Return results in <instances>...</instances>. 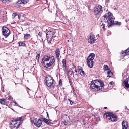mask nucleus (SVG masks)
<instances>
[{
    "instance_id": "f257e3e1",
    "label": "nucleus",
    "mask_w": 129,
    "mask_h": 129,
    "mask_svg": "<svg viewBox=\"0 0 129 129\" xmlns=\"http://www.w3.org/2000/svg\"><path fill=\"white\" fill-rule=\"evenodd\" d=\"M104 84L103 83L101 82L98 80L93 81L91 82L90 87L91 89H93L95 91H98L104 88Z\"/></svg>"
},
{
    "instance_id": "f03ea898",
    "label": "nucleus",
    "mask_w": 129,
    "mask_h": 129,
    "mask_svg": "<svg viewBox=\"0 0 129 129\" xmlns=\"http://www.w3.org/2000/svg\"><path fill=\"white\" fill-rule=\"evenodd\" d=\"M108 15V17H107L106 19L107 20V22L108 23V26L109 28L110 27L111 25L113 24L115 25H121V22H119L118 21H115L114 22V21L111 20V19H114L115 18H113V15L112 13L108 12L107 13Z\"/></svg>"
},
{
    "instance_id": "7ed1b4c3",
    "label": "nucleus",
    "mask_w": 129,
    "mask_h": 129,
    "mask_svg": "<svg viewBox=\"0 0 129 129\" xmlns=\"http://www.w3.org/2000/svg\"><path fill=\"white\" fill-rule=\"evenodd\" d=\"M45 81L48 87L53 88L55 86L54 81L53 78L50 75L46 77Z\"/></svg>"
},
{
    "instance_id": "20e7f679",
    "label": "nucleus",
    "mask_w": 129,
    "mask_h": 129,
    "mask_svg": "<svg viewBox=\"0 0 129 129\" xmlns=\"http://www.w3.org/2000/svg\"><path fill=\"white\" fill-rule=\"evenodd\" d=\"M95 57V54L91 53L90 54L87 58V64L88 66L90 68H92L93 66L94 62L93 60Z\"/></svg>"
},
{
    "instance_id": "39448f33",
    "label": "nucleus",
    "mask_w": 129,
    "mask_h": 129,
    "mask_svg": "<svg viewBox=\"0 0 129 129\" xmlns=\"http://www.w3.org/2000/svg\"><path fill=\"white\" fill-rule=\"evenodd\" d=\"M104 117L112 121H116L117 120L116 116L113 114L106 113L104 114Z\"/></svg>"
},
{
    "instance_id": "423d86ee",
    "label": "nucleus",
    "mask_w": 129,
    "mask_h": 129,
    "mask_svg": "<svg viewBox=\"0 0 129 129\" xmlns=\"http://www.w3.org/2000/svg\"><path fill=\"white\" fill-rule=\"evenodd\" d=\"M53 59H54V57L50 56L49 55H46L42 58L41 63H44L49 60L51 61Z\"/></svg>"
},
{
    "instance_id": "0eeeda50",
    "label": "nucleus",
    "mask_w": 129,
    "mask_h": 129,
    "mask_svg": "<svg viewBox=\"0 0 129 129\" xmlns=\"http://www.w3.org/2000/svg\"><path fill=\"white\" fill-rule=\"evenodd\" d=\"M102 7L100 5H98L96 6L94 9V12L95 15H98L102 13Z\"/></svg>"
},
{
    "instance_id": "6e6552de",
    "label": "nucleus",
    "mask_w": 129,
    "mask_h": 129,
    "mask_svg": "<svg viewBox=\"0 0 129 129\" xmlns=\"http://www.w3.org/2000/svg\"><path fill=\"white\" fill-rule=\"evenodd\" d=\"M2 31L3 35L5 37H7L10 34V30L6 27L3 26L2 28Z\"/></svg>"
},
{
    "instance_id": "1a4fd4ad",
    "label": "nucleus",
    "mask_w": 129,
    "mask_h": 129,
    "mask_svg": "<svg viewBox=\"0 0 129 129\" xmlns=\"http://www.w3.org/2000/svg\"><path fill=\"white\" fill-rule=\"evenodd\" d=\"M88 41L89 43L91 44H92L95 43L96 41V39L94 35L91 33L90 34V36L88 37Z\"/></svg>"
},
{
    "instance_id": "9d476101",
    "label": "nucleus",
    "mask_w": 129,
    "mask_h": 129,
    "mask_svg": "<svg viewBox=\"0 0 129 129\" xmlns=\"http://www.w3.org/2000/svg\"><path fill=\"white\" fill-rule=\"evenodd\" d=\"M22 119L19 118L17 120H15V122L16 121V122L14 123V127H15L16 129H17L19 127L20 125V122L22 120Z\"/></svg>"
},
{
    "instance_id": "9b49d317",
    "label": "nucleus",
    "mask_w": 129,
    "mask_h": 129,
    "mask_svg": "<svg viewBox=\"0 0 129 129\" xmlns=\"http://www.w3.org/2000/svg\"><path fill=\"white\" fill-rule=\"evenodd\" d=\"M55 59H53L51 61H50V62L49 63L44 62V63H42L43 64V66L46 68H47L50 66L52 65L55 62Z\"/></svg>"
},
{
    "instance_id": "f8f14e48",
    "label": "nucleus",
    "mask_w": 129,
    "mask_h": 129,
    "mask_svg": "<svg viewBox=\"0 0 129 129\" xmlns=\"http://www.w3.org/2000/svg\"><path fill=\"white\" fill-rule=\"evenodd\" d=\"M69 117L67 115H64L62 116V121L64 123L65 125H67L68 123Z\"/></svg>"
},
{
    "instance_id": "ddd939ff",
    "label": "nucleus",
    "mask_w": 129,
    "mask_h": 129,
    "mask_svg": "<svg viewBox=\"0 0 129 129\" xmlns=\"http://www.w3.org/2000/svg\"><path fill=\"white\" fill-rule=\"evenodd\" d=\"M42 120L41 119H39L37 121L35 120L34 121V124L36 126L40 127L42 124Z\"/></svg>"
},
{
    "instance_id": "4468645a",
    "label": "nucleus",
    "mask_w": 129,
    "mask_h": 129,
    "mask_svg": "<svg viewBox=\"0 0 129 129\" xmlns=\"http://www.w3.org/2000/svg\"><path fill=\"white\" fill-rule=\"evenodd\" d=\"M55 33V32L54 31H49L46 33V36L47 38H52L53 35Z\"/></svg>"
},
{
    "instance_id": "2eb2a0df",
    "label": "nucleus",
    "mask_w": 129,
    "mask_h": 129,
    "mask_svg": "<svg viewBox=\"0 0 129 129\" xmlns=\"http://www.w3.org/2000/svg\"><path fill=\"white\" fill-rule=\"evenodd\" d=\"M55 53L56 55V56L58 61L59 60V56L60 53V51L59 49L57 48L55 51Z\"/></svg>"
},
{
    "instance_id": "dca6fc26",
    "label": "nucleus",
    "mask_w": 129,
    "mask_h": 129,
    "mask_svg": "<svg viewBox=\"0 0 129 129\" xmlns=\"http://www.w3.org/2000/svg\"><path fill=\"white\" fill-rule=\"evenodd\" d=\"M122 129H127L128 125L127 122L126 121H123L122 122Z\"/></svg>"
},
{
    "instance_id": "f3484780",
    "label": "nucleus",
    "mask_w": 129,
    "mask_h": 129,
    "mask_svg": "<svg viewBox=\"0 0 129 129\" xmlns=\"http://www.w3.org/2000/svg\"><path fill=\"white\" fill-rule=\"evenodd\" d=\"M42 119L44 122L48 125H51L53 124V123L50 122L49 120L46 118H42Z\"/></svg>"
},
{
    "instance_id": "a211bd4d",
    "label": "nucleus",
    "mask_w": 129,
    "mask_h": 129,
    "mask_svg": "<svg viewBox=\"0 0 129 129\" xmlns=\"http://www.w3.org/2000/svg\"><path fill=\"white\" fill-rule=\"evenodd\" d=\"M123 83L127 88H129V79H128L124 81Z\"/></svg>"
},
{
    "instance_id": "6ab92c4d",
    "label": "nucleus",
    "mask_w": 129,
    "mask_h": 129,
    "mask_svg": "<svg viewBox=\"0 0 129 129\" xmlns=\"http://www.w3.org/2000/svg\"><path fill=\"white\" fill-rule=\"evenodd\" d=\"M129 52V47L127 49L125 50L122 53V56H124L127 55V54Z\"/></svg>"
},
{
    "instance_id": "aec40b11",
    "label": "nucleus",
    "mask_w": 129,
    "mask_h": 129,
    "mask_svg": "<svg viewBox=\"0 0 129 129\" xmlns=\"http://www.w3.org/2000/svg\"><path fill=\"white\" fill-rule=\"evenodd\" d=\"M18 43L19 46H26V44L23 42L19 41L18 42Z\"/></svg>"
},
{
    "instance_id": "412c9836",
    "label": "nucleus",
    "mask_w": 129,
    "mask_h": 129,
    "mask_svg": "<svg viewBox=\"0 0 129 129\" xmlns=\"http://www.w3.org/2000/svg\"><path fill=\"white\" fill-rule=\"evenodd\" d=\"M80 74L83 76H84L85 75L84 71H83L82 70L81 67H80Z\"/></svg>"
},
{
    "instance_id": "4be33fe9",
    "label": "nucleus",
    "mask_w": 129,
    "mask_h": 129,
    "mask_svg": "<svg viewBox=\"0 0 129 129\" xmlns=\"http://www.w3.org/2000/svg\"><path fill=\"white\" fill-rule=\"evenodd\" d=\"M6 103V100L5 99H0V103L2 104L5 105Z\"/></svg>"
},
{
    "instance_id": "5701e85b",
    "label": "nucleus",
    "mask_w": 129,
    "mask_h": 129,
    "mask_svg": "<svg viewBox=\"0 0 129 129\" xmlns=\"http://www.w3.org/2000/svg\"><path fill=\"white\" fill-rule=\"evenodd\" d=\"M107 73L108 74L107 77H111L112 76L113 73L111 72L110 70H109V71L107 72Z\"/></svg>"
},
{
    "instance_id": "b1692460",
    "label": "nucleus",
    "mask_w": 129,
    "mask_h": 129,
    "mask_svg": "<svg viewBox=\"0 0 129 129\" xmlns=\"http://www.w3.org/2000/svg\"><path fill=\"white\" fill-rule=\"evenodd\" d=\"M103 69L105 71H108L109 70H110L108 67V66L107 65H104V67Z\"/></svg>"
},
{
    "instance_id": "393cba45",
    "label": "nucleus",
    "mask_w": 129,
    "mask_h": 129,
    "mask_svg": "<svg viewBox=\"0 0 129 129\" xmlns=\"http://www.w3.org/2000/svg\"><path fill=\"white\" fill-rule=\"evenodd\" d=\"M62 63H63V68L65 69L66 68V61L65 59H63L62 61Z\"/></svg>"
},
{
    "instance_id": "a878e982",
    "label": "nucleus",
    "mask_w": 129,
    "mask_h": 129,
    "mask_svg": "<svg viewBox=\"0 0 129 129\" xmlns=\"http://www.w3.org/2000/svg\"><path fill=\"white\" fill-rule=\"evenodd\" d=\"M30 36V34H26L24 35V37L25 39L27 40Z\"/></svg>"
},
{
    "instance_id": "bb28decb",
    "label": "nucleus",
    "mask_w": 129,
    "mask_h": 129,
    "mask_svg": "<svg viewBox=\"0 0 129 129\" xmlns=\"http://www.w3.org/2000/svg\"><path fill=\"white\" fill-rule=\"evenodd\" d=\"M52 38H47V40L48 44H50L51 43Z\"/></svg>"
},
{
    "instance_id": "cd10ccee",
    "label": "nucleus",
    "mask_w": 129,
    "mask_h": 129,
    "mask_svg": "<svg viewBox=\"0 0 129 129\" xmlns=\"http://www.w3.org/2000/svg\"><path fill=\"white\" fill-rule=\"evenodd\" d=\"M22 4V0H19L16 3V4L18 5H19V4Z\"/></svg>"
},
{
    "instance_id": "c85d7f7f",
    "label": "nucleus",
    "mask_w": 129,
    "mask_h": 129,
    "mask_svg": "<svg viewBox=\"0 0 129 129\" xmlns=\"http://www.w3.org/2000/svg\"><path fill=\"white\" fill-rule=\"evenodd\" d=\"M37 56L36 57V59L38 60V59L40 57V52H39V53H38L37 52Z\"/></svg>"
},
{
    "instance_id": "c756f323",
    "label": "nucleus",
    "mask_w": 129,
    "mask_h": 129,
    "mask_svg": "<svg viewBox=\"0 0 129 129\" xmlns=\"http://www.w3.org/2000/svg\"><path fill=\"white\" fill-rule=\"evenodd\" d=\"M68 100L70 101V103L71 105H74V103L72 102V101L69 99H68Z\"/></svg>"
},
{
    "instance_id": "7c9ffc66",
    "label": "nucleus",
    "mask_w": 129,
    "mask_h": 129,
    "mask_svg": "<svg viewBox=\"0 0 129 129\" xmlns=\"http://www.w3.org/2000/svg\"><path fill=\"white\" fill-rule=\"evenodd\" d=\"M22 4H24L27 3L28 1V0H22Z\"/></svg>"
},
{
    "instance_id": "2f4dec72",
    "label": "nucleus",
    "mask_w": 129,
    "mask_h": 129,
    "mask_svg": "<svg viewBox=\"0 0 129 129\" xmlns=\"http://www.w3.org/2000/svg\"><path fill=\"white\" fill-rule=\"evenodd\" d=\"M59 85L60 86H61L62 85V81L61 80H59Z\"/></svg>"
},
{
    "instance_id": "473e14b6",
    "label": "nucleus",
    "mask_w": 129,
    "mask_h": 129,
    "mask_svg": "<svg viewBox=\"0 0 129 129\" xmlns=\"http://www.w3.org/2000/svg\"><path fill=\"white\" fill-rule=\"evenodd\" d=\"M18 15L15 13H14L13 14H12V16H14V17H13L14 18L15 17L17 16Z\"/></svg>"
},
{
    "instance_id": "72a5a7b5",
    "label": "nucleus",
    "mask_w": 129,
    "mask_h": 129,
    "mask_svg": "<svg viewBox=\"0 0 129 129\" xmlns=\"http://www.w3.org/2000/svg\"><path fill=\"white\" fill-rule=\"evenodd\" d=\"M69 74L71 75H74V74L73 73V71H71L69 72Z\"/></svg>"
},
{
    "instance_id": "f704fd0d",
    "label": "nucleus",
    "mask_w": 129,
    "mask_h": 129,
    "mask_svg": "<svg viewBox=\"0 0 129 129\" xmlns=\"http://www.w3.org/2000/svg\"><path fill=\"white\" fill-rule=\"evenodd\" d=\"M14 103L17 106H19V105L15 101H13Z\"/></svg>"
},
{
    "instance_id": "c9c22d12",
    "label": "nucleus",
    "mask_w": 129,
    "mask_h": 129,
    "mask_svg": "<svg viewBox=\"0 0 129 129\" xmlns=\"http://www.w3.org/2000/svg\"><path fill=\"white\" fill-rule=\"evenodd\" d=\"M3 2L4 3H6L7 1V0H2Z\"/></svg>"
},
{
    "instance_id": "e433bc0d",
    "label": "nucleus",
    "mask_w": 129,
    "mask_h": 129,
    "mask_svg": "<svg viewBox=\"0 0 129 129\" xmlns=\"http://www.w3.org/2000/svg\"><path fill=\"white\" fill-rule=\"evenodd\" d=\"M107 15L106 14V15H105L103 16L102 17L103 18L104 17V18H103L104 20L106 18V17H107Z\"/></svg>"
},
{
    "instance_id": "4c0bfd02",
    "label": "nucleus",
    "mask_w": 129,
    "mask_h": 129,
    "mask_svg": "<svg viewBox=\"0 0 129 129\" xmlns=\"http://www.w3.org/2000/svg\"><path fill=\"white\" fill-rule=\"evenodd\" d=\"M38 35L40 36H41L42 35V33L41 32H40L38 33Z\"/></svg>"
},
{
    "instance_id": "58836bf2",
    "label": "nucleus",
    "mask_w": 129,
    "mask_h": 129,
    "mask_svg": "<svg viewBox=\"0 0 129 129\" xmlns=\"http://www.w3.org/2000/svg\"><path fill=\"white\" fill-rule=\"evenodd\" d=\"M114 83L113 81H111L110 82V84L111 85L113 84Z\"/></svg>"
},
{
    "instance_id": "ea45409f",
    "label": "nucleus",
    "mask_w": 129,
    "mask_h": 129,
    "mask_svg": "<svg viewBox=\"0 0 129 129\" xmlns=\"http://www.w3.org/2000/svg\"><path fill=\"white\" fill-rule=\"evenodd\" d=\"M18 15V18L19 19H20L21 17V16L19 15Z\"/></svg>"
},
{
    "instance_id": "a19ab883",
    "label": "nucleus",
    "mask_w": 129,
    "mask_h": 129,
    "mask_svg": "<svg viewBox=\"0 0 129 129\" xmlns=\"http://www.w3.org/2000/svg\"><path fill=\"white\" fill-rule=\"evenodd\" d=\"M14 122L13 121H12V122H11L10 123V125H12L13 124L12 123V122Z\"/></svg>"
},
{
    "instance_id": "79ce46f5",
    "label": "nucleus",
    "mask_w": 129,
    "mask_h": 129,
    "mask_svg": "<svg viewBox=\"0 0 129 129\" xmlns=\"http://www.w3.org/2000/svg\"><path fill=\"white\" fill-rule=\"evenodd\" d=\"M47 117L48 118H49V116L48 114V113L47 112Z\"/></svg>"
},
{
    "instance_id": "37998d69",
    "label": "nucleus",
    "mask_w": 129,
    "mask_h": 129,
    "mask_svg": "<svg viewBox=\"0 0 129 129\" xmlns=\"http://www.w3.org/2000/svg\"><path fill=\"white\" fill-rule=\"evenodd\" d=\"M11 128H15V127H14V125L13 126H12L11 127Z\"/></svg>"
},
{
    "instance_id": "c03bdc74",
    "label": "nucleus",
    "mask_w": 129,
    "mask_h": 129,
    "mask_svg": "<svg viewBox=\"0 0 129 129\" xmlns=\"http://www.w3.org/2000/svg\"><path fill=\"white\" fill-rule=\"evenodd\" d=\"M22 16L23 17H25V14H23L22 15Z\"/></svg>"
},
{
    "instance_id": "a18cd8bd",
    "label": "nucleus",
    "mask_w": 129,
    "mask_h": 129,
    "mask_svg": "<svg viewBox=\"0 0 129 129\" xmlns=\"http://www.w3.org/2000/svg\"><path fill=\"white\" fill-rule=\"evenodd\" d=\"M105 26L104 25H103V27L104 29V27H105Z\"/></svg>"
},
{
    "instance_id": "49530a36",
    "label": "nucleus",
    "mask_w": 129,
    "mask_h": 129,
    "mask_svg": "<svg viewBox=\"0 0 129 129\" xmlns=\"http://www.w3.org/2000/svg\"><path fill=\"white\" fill-rule=\"evenodd\" d=\"M75 76H76V77H78V76H77V74H76L75 75Z\"/></svg>"
},
{
    "instance_id": "de8ad7c7",
    "label": "nucleus",
    "mask_w": 129,
    "mask_h": 129,
    "mask_svg": "<svg viewBox=\"0 0 129 129\" xmlns=\"http://www.w3.org/2000/svg\"><path fill=\"white\" fill-rule=\"evenodd\" d=\"M27 89H28L29 90H30V89L28 88L27 87Z\"/></svg>"
},
{
    "instance_id": "09e8293b",
    "label": "nucleus",
    "mask_w": 129,
    "mask_h": 129,
    "mask_svg": "<svg viewBox=\"0 0 129 129\" xmlns=\"http://www.w3.org/2000/svg\"><path fill=\"white\" fill-rule=\"evenodd\" d=\"M107 108V107H105L104 108V109H106Z\"/></svg>"
},
{
    "instance_id": "8fccbe9b",
    "label": "nucleus",
    "mask_w": 129,
    "mask_h": 129,
    "mask_svg": "<svg viewBox=\"0 0 129 129\" xmlns=\"http://www.w3.org/2000/svg\"><path fill=\"white\" fill-rule=\"evenodd\" d=\"M7 1H8L10 2L11 1V0H7Z\"/></svg>"
},
{
    "instance_id": "3c124183",
    "label": "nucleus",
    "mask_w": 129,
    "mask_h": 129,
    "mask_svg": "<svg viewBox=\"0 0 129 129\" xmlns=\"http://www.w3.org/2000/svg\"><path fill=\"white\" fill-rule=\"evenodd\" d=\"M75 80H77V79H78V78H77L76 79V78H75Z\"/></svg>"
},
{
    "instance_id": "603ef678",
    "label": "nucleus",
    "mask_w": 129,
    "mask_h": 129,
    "mask_svg": "<svg viewBox=\"0 0 129 129\" xmlns=\"http://www.w3.org/2000/svg\"><path fill=\"white\" fill-rule=\"evenodd\" d=\"M19 106V107H20V108H22V107H21L19 105V106Z\"/></svg>"
},
{
    "instance_id": "864d4df0",
    "label": "nucleus",
    "mask_w": 129,
    "mask_h": 129,
    "mask_svg": "<svg viewBox=\"0 0 129 129\" xmlns=\"http://www.w3.org/2000/svg\"><path fill=\"white\" fill-rule=\"evenodd\" d=\"M27 91L28 93L29 94V91H28V90H27Z\"/></svg>"
},
{
    "instance_id": "5fc2aeb1",
    "label": "nucleus",
    "mask_w": 129,
    "mask_h": 129,
    "mask_svg": "<svg viewBox=\"0 0 129 129\" xmlns=\"http://www.w3.org/2000/svg\"><path fill=\"white\" fill-rule=\"evenodd\" d=\"M75 71L76 72H77V71H76V70H75Z\"/></svg>"
},
{
    "instance_id": "6e6d98bb",
    "label": "nucleus",
    "mask_w": 129,
    "mask_h": 129,
    "mask_svg": "<svg viewBox=\"0 0 129 129\" xmlns=\"http://www.w3.org/2000/svg\"><path fill=\"white\" fill-rule=\"evenodd\" d=\"M46 2H47L48 1H47V0H46Z\"/></svg>"
},
{
    "instance_id": "4d7b16f0",
    "label": "nucleus",
    "mask_w": 129,
    "mask_h": 129,
    "mask_svg": "<svg viewBox=\"0 0 129 129\" xmlns=\"http://www.w3.org/2000/svg\"><path fill=\"white\" fill-rule=\"evenodd\" d=\"M3 92H4V90H3Z\"/></svg>"
},
{
    "instance_id": "13d9d810",
    "label": "nucleus",
    "mask_w": 129,
    "mask_h": 129,
    "mask_svg": "<svg viewBox=\"0 0 129 129\" xmlns=\"http://www.w3.org/2000/svg\"><path fill=\"white\" fill-rule=\"evenodd\" d=\"M3 92H4V90H3Z\"/></svg>"
},
{
    "instance_id": "bf43d9fd",
    "label": "nucleus",
    "mask_w": 129,
    "mask_h": 129,
    "mask_svg": "<svg viewBox=\"0 0 129 129\" xmlns=\"http://www.w3.org/2000/svg\"><path fill=\"white\" fill-rule=\"evenodd\" d=\"M68 42L69 41V40H68Z\"/></svg>"
}]
</instances>
